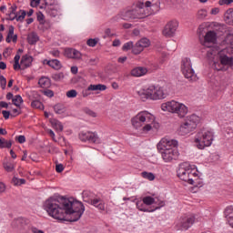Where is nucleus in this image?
<instances>
[{"label": "nucleus", "mask_w": 233, "mask_h": 233, "mask_svg": "<svg viewBox=\"0 0 233 233\" xmlns=\"http://www.w3.org/2000/svg\"><path fill=\"white\" fill-rule=\"evenodd\" d=\"M44 209L54 219L66 221V216H69V221L76 222L81 219V216L85 212V206L74 198L51 197L45 201Z\"/></svg>", "instance_id": "nucleus-1"}, {"label": "nucleus", "mask_w": 233, "mask_h": 233, "mask_svg": "<svg viewBox=\"0 0 233 233\" xmlns=\"http://www.w3.org/2000/svg\"><path fill=\"white\" fill-rule=\"evenodd\" d=\"M232 48H224L222 50H218V48H209L207 50V57L209 61L214 63V67L218 71L226 72L228 70V66L233 63Z\"/></svg>", "instance_id": "nucleus-2"}, {"label": "nucleus", "mask_w": 233, "mask_h": 233, "mask_svg": "<svg viewBox=\"0 0 233 233\" xmlns=\"http://www.w3.org/2000/svg\"><path fill=\"white\" fill-rule=\"evenodd\" d=\"M177 176L181 181H185V183H188V185H196L198 179L196 167L188 162H184L179 165L178 169L177 170Z\"/></svg>", "instance_id": "nucleus-3"}, {"label": "nucleus", "mask_w": 233, "mask_h": 233, "mask_svg": "<svg viewBox=\"0 0 233 233\" xmlns=\"http://www.w3.org/2000/svg\"><path fill=\"white\" fill-rule=\"evenodd\" d=\"M161 110L163 112H170L171 114H177L180 118L185 117L188 114V107L183 103L172 100L161 105Z\"/></svg>", "instance_id": "nucleus-4"}, {"label": "nucleus", "mask_w": 233, "mask_h": 233, "mask_svg": "<svg viewBox=\"0 0 233 233\" xmlns=\"http://www.w3.org/2000/svg\"><path fill=\"white\" fill-rule=\"evenodd\" d=\"M214 141V132L208 129H201L195 137V143L199 150H204L206 147H210Z\"/></svg>", "instance_id": "nucleus-5"}, {"label": "nucleus", "mask_w": 233, "mask_h": 233, "mask_svg": "<svg viewBox=\"0 0 233 233\" xmlns=\"http://www.w3.org/2000/svg\"><path fill=\"white\" fill-rule=\"evenodd\" d=\"M145 11L138 7L137 4V8L131 10H123L117 15L113 17L111 21L116 22L119 21V19H123L124 21H130V19H145Z\"/></svg>", "instance_id": "nucleus-6"}, {"label": "nucleus", "mask_w": 233, "mask_h": 233, "mask_svg": "<svg viewBox=\"0 0 233 233\" xmlns=\"http://www.w3.org/2000/svg\"><path fill=\"white\" fill-rule=\"evenodd\" d=\"M180 68L184 77L190 81V83L198 81V75H196L194 68H192V61L190 58H182Z\"/></svg>", "instance_id": "nucleus-7"}, {"label": "nucleus", "mask_w": 233, "mask_h": 233, "mask_svg": "<svg viewBox=\"0 0 233 233\" xmlns=\"http://www.w3.org/2000/svg\"><path fill=\"white\" fill-rule=\"evenodd\" d=\"M199 116L198 115H190L187 117L186 121L180 126L179 133L180 136H187L193 130H196L199 124Z\"/></svg>", "instance_id": "nucleus-8"}, {"label": "nucleus", "mask_w": 233, "mask_h": 233, "mask_svg": "<svg viewBox=\"0 0 233 233\" xmlns=\"http://www.w3.org/2000/svg\"><path fill=\"white\" fill-rule=\"evenodd\" d=\"M156 116L148 111H141L131 119L134 128H141L145 123H154Z\"/></svg>", "instance_id": "nucleus-9"}, {"label": "nucleus", "mask_w": 233, "mask_h": 233, "mask_svg": "<svg viewBox=\"0 0 233 233\" xmlns=\"http://www.w3.org/2000/svg\"><path fill=\"white\" fill-rule=\"evenodd\" d=\"M138 7L144 11V18L159 12V6H161V2L159 0H146L144 2L137 3Z\"/></svg>", "instance_id": "nucleus-10"}, {"label": "nucleus", "mask_w": 233, "mask_h": 233, "mask_svg": "<svg viewBox=\"0 0 233 233\" xmlns=\"http://www.w3.org/2000/svg\"><path fill=\"white\" fill-rule=\"evenodd\" d=\"M196 221L194 215H184L177 222V230H188Z\"/></svg>", "instance_id": "nucleus-11"}, {"label": "nucleus", "mask_w": 233, "mask_h": 233, "mask_svg": "<svg viewBox=\"0 0 233 233\" xmlns=\"http://www.w3.org/2000/svg\"><path fill=\"white\" fill-rule=\"evenodd\" d=\"M159 154H161L162 159L165 163H172V161H177L179 157V151L177 150V147L160 151Z\"/></svg>", "instance_id": "nucleus-12"}, {"label": "nucleus", "mask_w": 233, "mask_h": 233, "mask_svg": "<svg viewBox=\"0 0 233 233\" xmlns=\"http://www.w3.org/2000/svg\"><path fill=\"white\" fill-rule=\"evenodd\" d=\"M177 147V140L162 138L157 145L158 152H164L165 150H170V148Z\"/></svg>", "instance_id": "nucleus-13"}, {"label": "nucleus", "mask_w": 233, "mask_h": 233, "mask_svg": "<svg viewBox=\"0 0 233 233\" xmlns=\"http://www.w3.org/2000/svg\"><path fill=\"white\" fill-rule=\"evenodd\" d=\"M179 26V23L176 20L169 21L164 27L162 34L165 37H174L176 35V32L177 31V27Z\"/></svg>", "instance_id": "nucleus-14"}, {"label": "nucleus", "mask_w": 233, "mask_h": 233, "mask_svg": "<svg viewBox=\"0 0 233 233\" xmlns=\"http://www.w3.org/2000/svg\"><path fill=\"white\" fill-rule=\"evenodd\" d=\"M156 86H157L151 85L147 88L140 89L137 92V95L139 96L140 99L142 101H147V99L154 101V95L156 94Z\"/></svg>", "instance_id": "nucleus-15"}, {"label": "nucleus", "mask_w": 233, "mask_h": 233, "mask_svg": "<svg viewBox=\"0 0 233 233\" xmlns=\"http://www.w3.org/2000/svg\"><path fill=\"white\" fill-rule=\"evenodd\" d=\"M216 41H218V34L214 31H208L204 36L202 45L210 50V48H213L210 45H214Z\"/></svg>", "instance_id": "nucleus-16"}, {"label": "nucleus", "mask_w": 233, "mask_h": 233, "mask_svg": "<svg viewBox=\"0 0 233 233\" xmlns=\"http://www.w3.org/2000/svg\"><path fill=\"white\" fill-rule=\"evenodd\" d=\"M80 141H89V143H99V137L97 133L94 132H81L79 134Z\"/></svg>", "instance_id": "nucleus-17"}, {"label": "nucleus", "mask_w": 233, "mask_h": 233, "mask_svg": "<svg viewBox=\"0 0 233 233\" xmlns=\"http://www.w3.org/2000/svg\"><path fill=\"white\" fill-rule=\"evenodd\" d=\"M97 90L105 92V90H106V86L103 84L89 85L86 91L83 92V96L85 97L90 94L89 92H97Z\"/></svg>", "instance_id": "nucleus-18"}, {"label": "nucleus", "mask_w": 233, "mask_h": 233, "mask_svg": "<svg viewBox=\"0 0 233 233\" xmlns=\"http://www.w3.org/2000/svg\"><path fill=\"white\" fill-rule=\"evenodd\" d=\"M147 72L148 69H147L146 67L137 66L130 71V75L132 76V77H143V76H147Z\"/></svg>", "instance_id": "nucleus-19"}, {"label": "nucleus", "mask_w": 233, "mask_h": 233, "mask_svg": "<svg viewBox=\"0 0 233 233\" xmlns=\"http://www.w3.org/2000/svg\"><path fill=\"white\" fill-rule=\"evenodd\" d=\"M34 62V58L30 55H24L21 58V66L22 70H26V68H30L32 66V63Z\"/></svg>", "instance_id": "nucleus-20"}, {"label": "nucleus", "mask_w": 233, "mask_h": 233, "mask_svg": "<svg viewBox=\"0 0 233 233\" xmlns=\"http://www.w3.org/2000/svg\"><path fill=\"white\" fill-rule=\"evenodd\" d=\"M167 94L161 86H157L155 89V95H153V101H159L160 99H165Z\"/></svg>", "instance_id": "nucleus-21"}, {"label": "nucleus", "mask_w": 233, "mask_h": 233, "mask_svg": "<svg viewBox=\"0 0 233 233\" xmlns=\"http://www.w3.org/2000/svg\"><path fill=\"white\" fill-rule=\"evenodd\" d=\"M46 5V12L50 15L51 17H56L57 15V9H56L54 6V2L49 3L48 0H44Z\"/></svg>", "instance_id": "nucleus-22"}, {"label": "nucleus", "mask_w": 233, "mask_h": 233, "mask_svg": "<svg viewBox=\"0 0 233 233\" xmlns=\"http://www.w3.org/2000/svg\"><path fill=\"white\" fill-rule=\"evenodd\" d=\"M82 198H83V201H85V203L90 204L96 198V194H94V192H92L90 190H84L82 193Z\"/></svg>", "instance_id": "nucleus-23"}, {"label": "nucleus", "mask_w": 233, "mask_h": 233, "mask_svg": "<svg viewBox=\"0 0 233 233\" xmlns=\"http://www.w3.org/2000/svg\"><path fill=\"white\" fill-rule=\"evenodd\" d=\"M14 25H10L5 38L6 43H17V35H14Z\"/></svg>", "instance_id": "nucleus-24"}, {"label": "nucleus", "mask_w": 233, "mask_h": 233, "mask_svg": "<svg viewBox=\"0 0 233 233\" xmlns=\"http://www.w3.org/2000/svg\"><path fill=\"white\" fill-rule=\"evenodd\" d=\"M19 15H10L9 14V20L10 21H20V23H23V21H25V17H26V11L25 10H20L19 11Z\"/></svg>", "instance_id": "nucleus-25"}, {"label": "nucleus", "mask_w": 233, "mask_h": 233, "mask_svg": "<svg viewBox=\"0 0 233 233\" xmlns=\"http://www.w3.org/2000/svg\"><path fill=\"white\" fill-rule=\"evenodd\" d=\"M89 205H93V207H96V208H98V210L105 212V201H103L101 198H93Z\"/></svg>", "instance_id": "nucleus-26"}, {"label": "nucleus", "mask_w": 233, "mask_h": 233, "mask_svg": "<svg viewBox=\"0 0 233 233\" xmlns=\"http://www.w3.org/2000/svg\"><path fill=\"white\" fill-rule=\"evenodd\" d=\"M3 167L5 172H14L15 170V162L14 160H4Z\"/></svg>", "instance_id": "nucleus-27"}, {"label": "nucleus", "mask_w": 233, "mask_h": 233, "mask_svg": "<svg viewBox=\"0 0 233 233\" xmlns=\"http://www.w3.org/2000/svg\"><path fill=\"white\" fill-rule=\"evenodd\" d=\"M224 19L227 25L233 26V9L229 8L226 11L224 15Z\"/></svg>", "instance_id": "nucleus-28"}, {"label": "nucleus", "mask_w": 233, "mask_h": 233, "mask_svg": "<svg viewBox=\"0 0 233 233\" xmlns=\"http://www.w3.org/2000/svg\"><path fill=\"white\" fill-rule=\"evenodd\" d=\"M137 208L140 210V212H156V209H148L147 208V204L143 200H138L136 203Z\"/></svg>", "instance_id": "nucleus-29"}, {"label": "nucleus", "mask_w": 233, "mask_h": 233, "mask_svg": "<svg viewBox=\"0 0 233 233\" xmlns=\"http://www.w3.org/2000/svg\"><path fill=\"white\" fill-rule=\"evenodd\" d=\"M224 216L228 221V223L231 222L233 220V206H228V208H226L225 211H224Z\"/></svg>", "instance_id": "nucleus-30"}, {"label": "nucleus", "mask_w": 233, "mask_h": 233, "mask_svg": "<svg viewBox=\"0 0 233 233\" xmlns=\"http://www.w3.org/2000/svg\"><path fill=\"white\" fill-rule=\"evenodd\" d=\"M46 64L48 66H51V68H54V70H61L63 66L61 62L57 59L48 60Z\"/></svg>", "instance_id": "nucleus-31"}, {"label": "nucleus", "mask_w": 233, "mask_h": 233, "mask_svg": "<svg viewBox=\"0 0 233 233\" xmlns=\"http://www.w3.org/2000/svg\"><path fill=\"white\" fill-rule=\"evenodd\" d=\"M37 41H39V35H37V33L32 32L27 35V43H29V45H35Z\"/></svg>", "instance_id": "nucleus-32"}, {"label": "nucleus", "mask_w": 233, "mask_h": 233, "mask_svg": "<svg viewBox=\"0 0 233 233\" xmlns=\"http://www.w3.org/2000/svg\"><path fill=\"white\" fill-rule=\"evenodd\" d=\"M224 45H228L226 48H231L233 50V34L228 33L224 40Z\"/></svg>", "instance_id": "nucleus-33"}, {"label": "nucleus", "mask_w": 233, "mask_h": 233, "mask_svg": "<svg viewBox=\"0 0 233 233\" xmlns=\"http://www.w3.org/2000/svg\"><path fill=\"white\" fill-rule=\"evenodd\" d=\"M38 85L41 86V88H48V86H50V78L42 76L38 80Z\"/></svg>", "instance_id": "nucleus-34"}, {"label": "nucleus", "mask_w": 233, "mask_h": 233, "mask_svg": "<svg viewBox=\"0 0 233 233\" xmlns=\"http://www.w3.org/2000/svg\"><path fill=\"white\" fill-rule=\"evenodd\" d=\"M56 114H65L66 112V107L63 104H56L54 106Z\"/></svg>", "instance_id": "nucleus-35"}, {"label": "nucleus", "mask_w": 233, "mask_h": 233, "mask_svg": "<svg viewBox=\"0 0 233 233\" xmlns=\"http://www.w3.org/2000/svg\"><path fill=\"white\" fill-rule=\"evenodd\" d=\"M141 176L144 179H148V181H154V179H156V175L152 172L144 171L141 173Z\"/></svg>", "instance_id": "nucleus-36"}, {"label": "nucleus", "mask_w": 233, "mask_h": 233, "mask_svg": "<svg viewBox=\"0 0 233 233\" xmlns=\"http://www.w3.org/2000/svg\"><path fill=\"white\" fill-rule=\"evenodd\" d=\"M52 126L57 132H63V124L59 120H53L52 121Z\"/></svg>", "instance_id": "nucleus-37"}, {"label": "nucleus", "mask_w": 233, "mask_h": 233, "mask_svg": "<svg viewBox=\"0 0 233 233\" xmlns=\"http://www.w3.org/2000/svg\"><path fill=\"white\" fill-rule=\"evenodd\" d=\"M142 201L145 203L147 207H150V205H154V203H156V198L150 196H147V197H144L142 198Z\"/></svg>", "instance_id": "nucleus-38"}, {"label": "nucleus", "mask_w": 233, "mask_h": 233, "mask_svg": "<svg viewBox=\"0 0 233 233\" xmlns=\"http://www.w3.org/2000/svg\"><path fill=\"white\" fill-rule=\"evenodd\" d=\"M144 48L138 44V42H137L136 45L133 46L132 53L135 54V56H138V54H141Z\"/></svg>", "instance_id": "nucleus-39"}, {"label": "nucleus", "mask_w": 233, "mask_h": 233, "mask_svg": "<svg viewBox=\"0 0 233 233\" xmlns=\"http://www.w3.org/2000/svg\"><path fill=\"white\" fill-rule=\"evenodd\" d=\"M12 142L7 141L5 138H0V148H11Z\"/></svg>", "instance_id": "nucleus-40"}, {"label": "nucleus", "mask_w": 233, "mask_h": 233, "mask_svg": "<svg viewBox=\"0 0 233 233\" xmlns=\"http://www.w3.org/2000/svg\"><path fill=\"white\" fill-rule=\"evenodd\" d=\"M12 103L15 105V106H21V103H23V97L20 95H16L12 99Z\"/></svg>", "instance_id": "nucleus-41"}, {"label": "nucleus", "mask_w": 233, "mask_h": 233, "mask_svg": "<svg viewBox=\"0 0 233 233\" xmlns=\"http://www.w3.org/2000/svg\"><path fill=\"white\" fill-rule=\"evenodd\" d=\"M31 106H32V108H38L39 110H43V108H45V106L39 100H34L31 103Z\"/></svg>", "instance_id": "nucleus-42"}, {"label": "nucleus", "mask_w": 233, "mask_h": 233, "mask_svg": "<svg viewBox=\"0 0 233 233\" xmlns=\"http://www.w3.org/2000/svg\"><path fill=\"white\" fill-rule=\"evenodd\" d=\"M137 43H138L144 49L150 46V40L148 38H142Z\"/></svg>", "instance_id": "nucleus-43"}, {"label": "nucleus", "mask_w": 233, "mask_h": 233, "mask_svg": "<svg viewBox=\"0 0 233 233\" xmlns=\"http://www.w3.org/2000/svg\"><path fill=\"white\" fill-rule=\"evenodd\" d=\"M51 77L54 81H62V79H65V74H63L62 72L56 73L53 74Z\"/></svg>", "instance_id": "nucleus-44"}, {"label": "nucleus", "mask_w": 233, "mask_h": 233, "mask_svg": "<svg viewBox=\"0 0 233 233\" xmlns=\"http://www.w3.org/2000/svg\"><path fill=\"white\" fill-rule=\"evenodd\" d=\"M133 46H134V42L130 41V42L124 44V46H122V50L124 52H128V50L133 49Z\"/></svg>", "instance_id": "nucleus-45"}, {"label": "nucleus", "mask_w": 233, "mask_h": 233, "mask_svg": "<svg viewBox=\"0 0 233 233\" xmlns=\"http://www.w3.org/2000/svg\"><path fill=\"white\" fill-rule=\"evenodd\" d=\"M207 17V10L205 9H200L197 13V18L198 19H205Z\"/></svg>", "instance_id": "nucleus-46"}, {"label": "nucleus", "mask_w": 233, "mask_h": 233, "mask_svg": "<svg viewBox=\"0 0 233 233\" xmlns=\"http://www.w3.org/2000/svg\"><path fill=\"white\" fill-rule=\"evenodd\" d=\"M144 125L145 126L142 127V130L144 132H150V130H152V125H154V122H146Z\"/></svg>", "instance_id": "nucleus-47"}, {"label": "nucleus", "mask_w": 233, "mask_h": 233, "mask_svg": "<svg viewBox=\"0 0 233 233\" xmlns=\"http://www.w3.org/2000/svg\"><path fill=\"white\" fill-rule=\"evenodd\" d=\"M81 57H83V55L81 54V52H79L76 49H74L71 59H81Z\"/></svg>", "instance_id": "nucleus-48"}, {"label": "nucleus", "mask_w": 233, "mask_h": 233, "mask_svg": "<svg viewBox=\"0 0 233 233\" xmlns=\"http://www.w3.org/2000/svg\"><path fill=\"white\" fill-rule=\"evenodd\" d=\"M66 97H69V98L77 97V91L76 89H71L67 91Z\"/></svg>", "instance_id": "nucleus-49"}, {"label": "nucleus", "mask_w": 233, "mask_h": 233, "mask_svg": "<svg viewBox=\"0 0 233 233\" xmlns=\"http://www.w3.org/2000/svg\"><path fill=\"white\" fill-rule=\"evenodd\" d=\"M74 48H66L65 49V56L66 57H68L69 59H72V56L74 54Z\"/></svg>", "instance_id": "nucleus-50"}, {"label": "nucleus", "mask_w": 233, "mask_h": 233, "mask_svg": "<svg viewBox=\"0 0 233 233\" xmlns=\"http://www.w3.org/2000/svg\"><path fill=\"white\" fill-rule=\"evenodd\" d=\"M36 19L40 25H45V15H43V13H37Z\"/></svg>", "instance_id": "nucleus-51"}, {"label": "nucleus", "mask_w": 233, "mask_h": 233, "mask_svg": "<svg viewBox=\"0 0 233 233\" xmlns=\"http://www.w3.org/2000/svg\"><path fill=\"white\" fill-rule=\"evenodd\" d=\"M10 15H21L19 12L17 13V5H12L10 7Z\"/></svg>", "instance_id": "nucleus-52"}, {"label": "nucleus", "mask_w": 233, "mask_h": 233, "mask_svg": "<svg viewBox=\"0 0 233 233\" xmlns=\"http://www.w3.org/2000/svg\"><path fill=\"white\" fill-rule=\"evenodd\" d=\"M0 86L3 90L6 88V78L4 76H0Z\"/></svg>", "instance_id": "nucleus-53"}, {"label": "nucleus", "mask_w": 233, "mask_h": 233, "mask_svg": "<svg viewBox=\"0 0 233 233\" xmlns=\"http://www.w3.org/2000/svg\"><path fill=\"white\" fill-rule=\"evenodd\" d=\"M49 54L53 56V57H59V56H61V52L58 49H53Z\"/></svg>", "instance_id": "nucleus-54"}, {"label": "nucleus", "mask_w": 233, "mask_h": 233, "mask_svg": "<svg viewBox=\"0 0 233 233\" xmlns=\"http://www.w3.org/2000/svg\"><path fill=\"white\" fill-rule=\"evenodd\" d=\"M44 96H46V97H54V91L50 89H46L43 91Z\"/></svg>", "instance_id": "nucleus-55"}, {"label": "nucleus", "mask_w": 233, "mask_h": 233, "mask_svg": "<svg viewBox=\"0 0 233 233\" xmlns=\"http://www.w3.org/2000/svg\"><path fill=\"white\" fill-rule=\"evenodd\" d=\"M40 3H41V0H31L30 6H32V8H37Z\"/></svg>", "instance_id": "nucleus-56"}, {"label": "nucleus", "mask_w": 233, "mask_h": 233, "mask_svg": "<svg viewBox=\"0 0 233 233\" xmlns=\"http://www.w3.org/2000/svg\"><path fill=\"white\" fill-rule=\"evenodd\" d=\"M86 45L88 46L94 47V46H96V45H97V40L90 38L87 40Z\"/></svg>", "instance_id": "nucleus-57"}, {"label": "nucleus", "mask_w": 233, "mask_h": 233, "mask_svg": "<svg viewBox=\"0 0 233 233\" xmlns=\"http://www.w3.org/2000/svg\"><path fill=\"white\" fill-rule=\"evenodd\" d=\"M65 170V166H63V164H56V171L58 174H61V172H63Z\"/></svg>", "instance_id": "nucleus-58"}, {"label": "nucleus", "mask_w": 233, "mask_h": 233, "mask_svg": "<svg viewBox=\"0 0 233 233\" xmlns=\"http://www.w3.org/2000/svg\"><path fill=\"white\" fill-rule=\"evenodd\" d=\"M16 141H18V143L23 145V143H26V137H25V136H23V135H20V136L16 137Z\"/></svg>", "instance_id": "nucleus-59"}, {"label": "nucleus", "mask_w": 233, "mask_h": 233, "mask_svg": "<svg viewBox=\"0 0 233 233\" xmlns=\"http://www.w3.org/2000/svg\"><path fill=\"white\" fill-rule=\"evenodd\" d=\"M155 204L158 205V207H157L154 210H158V208L165 207V201L163 200H158V201L155 200Z\"/></svg>", "instance_id": "nucleus-60"}, {"label": "nucleus", "mask_w": 233, "mask_h": 233, "mask_svg": "<svg viewBox=\"0 0 233 233\" xmlns=\"http://www.w3.org/2000/svg\"><path fill=\"white\" fill-rule=\"evenodd\" d=\"M233 3V0H219L218 5L220 6H223V5H231Z\"/></svg>", "instance_id": "nucleus-61"}, {"label": "nucleus", "mask_w": 233, "mask_h": 233, "mask_svg": "<svg viewBox=\"0 0 233 233\" xmlns=\"http://www.w3.org/2000/svg\"><path fill=\"white\" fill-rule=\"evenodd\" d=\"M105 34L107 37H114V35H116V34H114L110 28L106 29Z\"/></svg>", "instance_id": "nucleus-62"}, {"label": "nucleus", "mask_w": 233, "mask_h": 233, "mask_svg": "<svg viewBox=\"0 0 233 233\" xmlns=\"http://www.w3.org/2000/svg\"><path fill=\"white\" fill-rule=\"evenodd\" d=\"M86 114H87V116H90L91 117H97V113L90 109L86 110Z\"/></svg>", "instance_id": "nucleus-63"}, {"label": "nucleus", "mask_w": 233, "mask_h": 233, "mask_svg": "<svg viewBox=\"0 0 233 233\" xmlns=\"http://www.w3.org/2000/svg\"><path fill=\"white\" fill-rule=\"evenodd\" d=\"M31 232L32 233H45V231L38 229L37 228H31Z\"/></svg>", "instance_id": "nucleus-64"}]
</instances>
